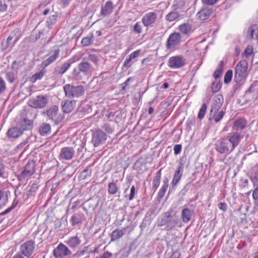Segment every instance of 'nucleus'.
<instances>
[{"mask_svg":"<svg viewBox=\"0 0 258 258\" xmlns=\"http://www.w3.org/2000/svg\"><path fill=\"white\" fill-rule=\"evenodd\" d=\"M173 210L170 209L164 213L159 219L158 226L164 227V229L169 231L173 229L178 223V218L175 215H172Z\"/></svg>","mask_w":258,"mask_h":258,"instance_id":"nucleus-1","label":"nucleus"},{"mask_svg":"<svg viewBox=\"0 0 258 258\" xmlns=\"http://www.w3.org/2000/svg\"><path fill=\"white\" fill-rule=\"evenodd\" d=\"M92 70V64L82 57L81 62L78 65V69H74L73 75L76 80L83 81L88 78Z\"/></svg>","mask_w":258,"mask_h":258,"instance_id":"nucleus-2","label":"nucleus"},{"mask_svg":"<svg viewBox=\"0 0 258 258\" xmlns=\"http://www.w3.org/2000/svg\"><path fill=\"white\" fill-rule=\"evenodd\" d=\"M65 95L69 98H79L82 96L85 92V89L82 85L74 86L69 84L63 87Z\"/></svg>","mask_w":258,"mask_h":258,"instance_id":"nucleus-3","label":"nucleus"},{"mask_svg":"<svg viewBox=\"0 0 258 258\" xmlns=\"http://www.w3.org/2000/svg\"><path fill=\"white\" fill-rule=\"evenodd\" d=\"M43 113L49 120H52L55 124L60 122L63 118V116L58 113V107L55 105L49 107Z\"/></svg>","mask_w":258,"mask_h":258,"instance_id":"nucleus-4","label":"nucleus"},{"mask_svg":"<svg viewBox=\"0 0 258 258\" xmlns=\"http://www.w3.org/2000/svg\"><path fill=\"white\" fill-rule=\"evenodd\" d=\"M215 150L221 154H230L233 150L230 146V143L227 138H222L217 141L215 145Z\"/></svg>","mask_w":258,"mask_h":258,"instance_id":"nucleus-5","label":"nucleus"},{"mask_svg":"<svg viewBox=\"0 0 258 258\" xmlns=\"http://www.w3.org/2000/svg\"><path fill=\"white\" fill-rule=\"evenodd\" d=\"M248 63L246 60H240L236 65L235 69V79L237 82H239L246 75Z\"/></svg>","mask_w":258,"mask_h":258,"instance_id":"nucleus-6","label":"nucleus"},{"mask_svg":"<svg viewBox=\"0 0 258 258\" xmlns=\"http://www.w3.org/2000/svg\"><path fill=\"white\" fill-rule=\"evenodd\" d=\"M107 138V135L102 130L98 129L93 134L91 142L94 147H98L105 144Z\"/></svg>","mask_w":258,"mask_h":258,"instance_id":"nucleus-7","label":"nucleus"},{"mask_svg":"<svg viewBox=\"0 0 258 258\" xmlns=\"http://www.w3.org/2000/svg\"><path fill=\"white\" fill-rule=\"evenodd\" d=\"M223 103V98L221 95H218L213 98L210 112V120L212 119V117H214L216 115L221 107Z\"/></svg>","mask_w":258,"mask_h":258,"instance_id":"nucleus-8","label":"nucleus"},{"mask_svg":"<svg viewBox=\"0 0 258 258\" xmlns=\"http://www.w3.org/2000/svg\"><path fill=\"white\" fill-rule=\"evenodd\" d=\"M47 99L43 95H38L30 99L28 105L34 108H41L47 104Z\"/></svg>","mask_w":258,"mask_h":258,"instance_id":"nucleus-9","label":"nucleus"},{"mask_svg":"<svg viewBox=\"0 0 258 258\" xmlns=\"http://www.w3.org/2000/svg\"><path fill=\"white\" fill-rule=\"evenodd\" d=\"M35 163L33 161H28L25 166L24 170L19 176V179L22 180L26 178L30 177L35 172Z\"/></svg>","mask_w":258,"mask_h":258,"instance_id":"nucleus-10","label":"nucleus"},{"mask_svg":"<svg viewBox=\"0 0 258 258\" xmlns=\"http://www.w3.org/2000/svg\"><path fill=\"white\" fill-rule=\"evenodd\" d=\"M34 248V242L32 240H29L20 246V252L25 256L29 257L33 253Z\"/></svg>","mask_w":258,"mask_h":258,"instance_id":"nucleus-11","label":"nucleus"},{"mask_svg":"<svg viewBox=\"0 0 258 258\" xmlns=\"http://www.w3.org/2000/svg\"><path fill=\"white\" fill-rule=\"evenodd\" d=\"M71 253L68 247L62 243L59 244L53 251V255L55 258H61L70 255Z\"/></svg>","mask_w":258,"mask_h":258,"instance_id":"nucleus-12","label":"nucleus"},{"mask_svg":"<svg viewBox=\"0 0 258 258\" xmlns=\"http://www.w3.org/2000/svg\"><path fill=\"white\" fill-rule=\"evenodd\" d=\"M185 64L184 59L179 56L170 57L168 60V66L171 68H179Z\"/></svg>","mask_w":258,"mask_h":258,"instance_id":"nucleus-13","label":"nucleus"},{"mask_svg":"<svg viewBox=\"0 0 258 258\" xmlns=\"http://www.w3.org/2000/svg\"><path fill=\"white\" fill-rule=\"evenodd\" d=\"M157 19V14L154 12H150L144 15L142 21L145 26L148 27L154 24Z\"/></svg>","mask_w":258,"mask_h":258,"instance_id":"nucleus-14","label":"nucleus"},{"mask_svg":"<svg viewBox=\"0 0 258 258\" xmlns=\"http://www.w3.org/2000/svg\"><path fill=\"white\" fill-rule=\"evenodd\" d=\"M181 40V35L179 33H171L167 41L166 47L168 48H172L179 43Z\"/></svg>","mask_w":258,"mask_h":258,"instance_id":"nucleus-15","label":"nucleus"},{"mask_svg":"<svg viewBox=\"0 0 258 258\" xmlns=\"http://www.w3.org/2000/svg\"><path fill=\"white\" fill-rule=\"evenodd\" d=\"M75 154V150L73 147H67L62 148L59 154V157L63 160H71Z\"/></svg>","mask_w":258,"mask_h":258,"instance_id":"nucleus-16","label":"nucleus"},{"mask_svg":"<svg viewBox=\"0 0 258 258\" xmlns=\"http://www.w3.org/2000/svg\"><path fill=\"white\" fill-rule=\"evenodd\" d=\"M243 135L238 133H234L231 136H228L227 138L230 143V146L232 149L234 150L235 148L237 147L243 138Z\"/></svg>","mask_w":258,"mask_h":258,"instance_id":"nucleus-17","label":"nucleus"},{"mask_svg":"<svg viewBox=\"0 0 258 258\" xmlns=\"http://www.w3.org/2000/svg\"><path fill=\"white\" fill-rule=\"evenodd\" d=\"M60 49L56 47V48L51 51L52 54L42 63L43 68H46L49 64L53 62L59 56Z\"/></svg>","mask_w":258,"mask_h":258,"instance_id":"nucleus-18","label":"nucleus"},{"mask_svg":"<svg viewBox=\"0 0 258 258\" xmlns=\"http://www.w3.org/2000/svg\"><path fill=\"white\" fill-rule=\"evenodd\" d=\"M61 106L63 113H69L74 109L76 106V101L75 100L62 101Z\"/></svg>","mask_w":258,"mask_h":258,"instance_id":"nucleus-19","label":"nucleus"},{"mask_svg":"<svg viewBox=\"0 0 258 258\" xmlns=\"http://www.w3.org/2000/svg\"><path fill=\"white\" fill-rule=\"evenodd\" d=\"M17 125L23 132L30 131L33 128V122L32 120L25 118L20 120L17 123Z\"/></svg>","mask_w":258,"mask_h":258,"instance_id":"nucleus-20","label":"nucleus"},{"mask_svg":"<svg viewBox=\"0 0 258 258\" xmlns=\"http://www.w3.org/2000/svg\"><path fill=\"white\" fill-rule=\"evenodd\" d=\"M39 133L41 136L43 137L50 135L51 133V125L48 123H42L39 127Z\"/></svg>","mask_w":258,"mask_h":258,"instance_id":"nucleus-21","label":"nucleus"},{"mask_svg":"<svg viewBox=\"0 0 258 258\" xmlns=\"http://www.w3.org/2000/svg\"><path fill=\"white\" fill-rule=\"evenodd\" d=\"M183 171V165L180 163L176 170L171 184L172 186L176 185L180 179Z\"/></svg>","mask_w":258,"mask_h":258,"instance_id":"nucleus-22","label":"nucleus"},{"mask_svg":"<svg viewBox=\"0 0 258 258\" xmlns=\"http://www.w3.org/2000/svg\"><path fill=\"white\" fill-rule=\"evenodd\" d=\"M194 215V211L188 208H184L181 211V217L184 223L188 222Z\"/></svg>","mask_w":258,"mask_h":258,"instance_id":"nucleus-23","label":"nucleus"},{"mask_svg":"<svg viewBox=\"0 0 258 258\" xmlns=\"http://www.w3.org/2000/svg\"><path fill=\"white\" fill-rule=\"evenodd\" d=\"M85 218V215L81 212L75 213L71 217V222L73 226L81 224Z\"/></svg>","mask_w":258,"mask_h":258,"instance_id":"nucleus-24","label":"nucleus"},{"mask_svg":"<svg viewBox=\"0 0 258 258\" xmlns=\"http://www.w3.org/2000/svg\"><path fill=\"white\" fill-rule=\"evenodd\" d=\"M23 134V131L19 128L18 126L10 128L8 130L7 135L8 137L15 138H18Z\"/></svg>","mask_w":258,"mask_h":258,"instance_id":"nucleus-25","label":"nucleus"},{"mask_svg":"<svg viewBox=\"0 0 258 258\" xmlns=\"http://www.w3.org/2000/svg\"><path fill=\"white\" fill-rule=\"evenodd\" d=\"M212 13L211 9L209 7H205L198 13V15L201 20L204 21L208 19Z\"/></svg>","mask_w":258,"mask_h":258,"instance_id":"nucleus-26","label":"nucleus"},{"mask_svg":"<svg viewBox=\"0 0 258 258\" xmlns=\"http://www.w3.org/2000/svg\"><path fill=\"white\" fill-rule=\"evenodd\" d=\"M72 63V62H68L60 66L56 67L54 69V73L56 75L64 74L70 67Z\"/></svg>","mask_w":258,"mask_h":258,"instance_id":"nucleus-27","label":"nucleus"},{"mask_svg":"<svg viewBox=\"0 0 258 258\" xmlns=\"http://www.w3.org/2000/svg\"><path fill=\"white\" fill-rule=\"evenodd\" d=\"M81 242L80 238L77 236L70 237L67 241V244L71 248H75L79 246Z\"/></svg>","mask_w":258,"mask_h":258,"instance_id":"nucleus-28","label":"nucleus"},{"mask_svg":"<svg viewBox=\"0 0 258 258\" xmlns=\"http://www.w3.org/2000/svg\"><path fill=\"white\" fill-rule=\"evenodd\" d=\"M246 124L247 121L244 118H239L233 122L234 127L236 131L243 130Z\"/></svg>","mask_w":258,"mask_h":258,"instance_id":"nucleus-29","label":"nucleus"},{"mask_svg":"<svg viewBox=\"0 0 258 258\" xmlns=\"http://www.w3.org/2000/svg\"><path fill=\"white\" fill-rule=\"evenodd\" d=\"M113 6L111 1H108L105 5L102 7L101 14L104 16H107L112 12Z\"/></svg>","mask_w":258,"mask_h":258,"instance_id":"nucleus-30","label":"nucleus"},{"mask_svg":"<svg viewBox=\"0 0 258 258\" xmlns=\"http://www.w3.org/2000/svg\"><path fill=\"white\" fill-rule=\"evenodd\" d=\"M116 122H117L116 120L113 121L112 119H110V122L105 123L102 128L108 134H112L114 131V124Z\"/></svg>","mask_w":258,"mask_h":258,"instance_id":"nucleus-31","label":"nucleus"},{"mask_svg":"<svg viewBox=\"0 0 258 258\" xmlns=\"http://www.w3.org/2000/svg\"><path fill=\"white\" fill-rule=\"evenodd\" d=\"M168 187V179H164L163 181V185L161 186V189H160L158 194V199L160 200L164 197L167 188Z\"/></svg>","mask_w":258,"mask_h":258,"instance_id":"nucleus-32","label":"nucleus"},{"mask_svg":"<svg viewBox=\"0 0 258 258\" xmlns=\"http://www.w3.org/2000/svg\"><path fill=\"white\" fill-rule=\"evenodd\" d=\"M119 187L117 184L115 182H111L109 183L108 185V192L110 195H114L117 192L120 193L118 191Z\"/></svg>","mask_w":258,"mask_h":258,"instance_id":"nucleus-33","label":"nucleus"},{"mask_svg":"<svg viewBox=\"0 0 258 258\" xmlns=\"http://www.w3.org/2000/svg\"><path fill=\"white\" fill-rule=\"evenodd\" d=\"M8 202L7 192L0 190V208L5 206Z\"/></svg>","mask_w":258,"mask_h":258,"instance_id":"nucleus-34","label":"nucleus"},{"mask_svg":"<svg viewBox=\"0 0 258 258\" xmlns=\"http://www.w3.org/2000/svg\"><path fill=\"white\" fill-rule=\"evenodd\" d=\"M180 17V14L178 12H177L176 11H174L173 9V11L172 12H170L168 14H167L165 16V19L166 20L172 22L173 21L177 19H178Z\"/></svg>","mask_w":258,"mask_h":258,"instance_id":"nucleus-35","label":"nucleus"},{"mask_svg":"<svg viewBox=\"0 0 258 258\" xmlns=\"http://www.w3.org/2000/svg\"><path fill=\"white\" fill-rule=\"evenodd\" d=\"M161 170L160 169L156 173V175L153 180V188L156 190L159 187L161 176Z\"/></svg>","mask_w":258,"mask_h":258,"instance_id":"nucleus-36","label":"nucleus"},{"mask_svg":"<svg viewBox=\"0 0 258 258\" xmlns=\"http://www.w3.org/2000/svg\"><path fill=\"white\" fill-rule=\"evenodd\" d=\"M83 58L87 61L89 62V61H91L95 64H96L99 60V58L96 55L91 53H86L83 55Z\"/></svg>","mask_w":258,"mask_h":258,"instance_id":"nucleus-37","label":"nucleus"},{"mask_svg":"<svg viewBox=\"0 0 258 258\" xmlns=\"http://www.w3.org/2000/svg\"><path fill=\"white\" fill-rule=\"evenodd\" d=\"M124 233L122 231L119 230L118 229H116L114 230L111 233V241H115L121 237H122Z\"/></svg>","mask_w":258,"mask_h":258,"instance_id":"nucleus-38","label":"nucleus"},{"mask_svg":"<svg viewBox=\"0 0 258 258\" xmlns=\"http://www.w3.org/2000/svg\"><path fill=\"white\" fill-rule=\"evenodd\" d=\"M184 2L183 0H174L172 8L174 11L181 9L184 6Z\"/></svg>","mask_w":258,"mask_h":258,"instance_id":"nucleus-39","label":"nucleus"},{"mask_svg":"<svg viewBox=\"0 0 258 258\" xmlns=\"http://www.w3.org/2000/svg\"><path fill=\"white\" fill-rule=\"evenodd\" d=\"M257 30V26L256 25H252L247 31V38L248 39H252L253 38V35L256 30Z\"/></svg>","mask_w":258,"mask_h":258,"instance_id":"nucleus-40","label":"nucleus"},{"mask_svg":"<svg viewBox=\"0 0 258 258\" xmlns=\"http://www.w3.org/2000/svg\"><path fill=\"white\" fill-rule=\"evenodd\" d=\"M180 32L184 34H187L190 30L191 27L188 24L184 23L179 26Z\"/></svg>","mask_w":258,"mask_h":258,"instance_id":"nucleus-41","label":"nucleus"},{"mask_svg":"<svg viewBox=\"0 0 258 258\" xmlns=\"http://www.w3.org/2000/svg\"><path fill=\"white\" fill-rule=\"evenodd\" d=\"M133 80V78L130 77L121 84L122 89L121 91L122 92V94H124L125 93H126V91L129 89V83L131 81H132Z\"/></svg>","mask_w":258,"mask_h":258,"instance_id":"nucleus-42","label":"nucleus"},{"mask_svg":"<svg viewBox=\"0 0 258 258\" xmlns=\"http://www.w3.org/2000/svg\"><path fill=\"white\" fill-rule=\"evenodd\" d=\"M89 246L84 247L83 250L78 251L76 253L73 255V258H79L88 252Z\"/></svg>","mask_w":258,"mask_h":258,"instance_id":"nucleus-43","label":"nucleus"},{"mask_svg":"<svg viewBox=\"0 0 258 258\" xmlns=\"http://www.w3.org/2000/svg\"><path fill=\"white\" fill-rule=\"evenodd\" d=\"M207 109V105L205 103H204L202 105L201 108H200V111L198 113V117L200 119H202L204 118L205 113L206 112Z\"/></svg>","mask_w":258,"mask_h":258,"instance_id":"nucleus-44","label":"nucleus"},{"mask_svg":"<svg viewBox=\"0 0 258 258\" xmlns=\"http://www.w3.org/2000/svg\"><path fill=\"white\" fill-rule=\"evenodd\" d=\"M93 40L92 37H86L83 38L81 41V43L83 46H87L92 44Z\"/></svg>","mask_w":258,"mask_h":258,"instance_id":"nucleus-45","label":"nucleus"},{"mask_svg":"<svg viewBox=\"0 0 258 258\" xmlns=\"http://www.w3.org/2000/svg\"><path fill=\"white\" fill-rule=\"evenodd\" d=\"M233 72L232 70H228L225 74L224 76V82L227 84L229 83L232 77Z\"/></svg>","mask_w":258,"mask_h":258,"instance_id":"nucleus-46","label":"nucleus"},{"mask_svg":"<svg viewBox=\"0 0 258 258\" xmlns=\"http://www.w3.org/2000/svg\"><path fill=\"white\" fill-rule=\"evenodd\" d=\"M253 53V48L252 46L248 45L244 51L242 53V55L244 57H247Z\"/></svg>","mask_w":258,"mask_h":258,"instance_id":"nucleus-47","label":"nucleus"},{"mask_svg":"<svg viewBox=\"0 0 258 258\" xmlns=\"http://www.w3.org/2000/svg\"><path fill=\"white\" fill-rule=\"evenodd\" d=\"M13 39V36L12 35H10L6 41H3L2 42V45L4 47V49H6L7 48H8L11 44H12V40Z\"/></svg>","mask_w":258,"mask_h":258,"instance_id":"nucleus-48","label":"nucleus"},{"mask_svg":"<svg viewBox=\"0 0 258 258\" xmlns=\"http://www.w3.org/2000/svg\"><path fill=\"white\" fill-rule=\"evenodd\" d=\"M142 26L140 22H137L133 27V31L136 33L140 34L142 32Z\"/></svg>","mask_w":258,"mask_h":258,"instance_id":"nucleus-49","label":"nucleus"},{"mask_svg":"<svg viewBox=\"0 0 258 258\" xmlns=\"http://www.w3.org/2000/svg\"><path fill=\"white\" fill-rule=\"evenodd\" d=\"M45 71L42 70L41 71L36 73L32 76V79L36 81L37 80L41 79L44 75Z\"/></svg>","mask_w":258,"mask_h":258,"instance_id":"nucleus-50","label":"nucleus"},{"mask_svg":"<svg viewBox=\"0 0 258 258\" xmlns=\"http://www.w3.org/2000/svg\"><path fill=\"white\" fill-rule=\"evenodd\" d=\"M17 203H18L17 202H15V201H14L13 202L11 206L10 207L7 209H6L5 211H4L2 213H1L0 215H4L9 213L10 212H11L13 209H14L16 207V205H17Z\"/></svg>","mask_w":258,"mask_h":258,"instance_id":"nucleus-51","label":"nucleus"},{"mask_svg":"<svg viewBox=\"0 0 258 258\" xmlns=\"http://www.w3.org/2000/svg\"><path fill=\"white\" fill-rule=\"evenodd\" d=\"M134 62V61H133L129 57L126 58L123 63V67L128 69L130 67H131Z\"/></svg>","mask_w":258,"mask_h":258,"instance_id":"nucleus-52","label":"nucleus"},{"mask_svg":"<svg viewBox=\"0 0 258 258\" xmlns=\"http://www.w3.org/2000/svg\"><path fill=\"white\" fill-rule=\"evenodd\" d=\"M6 79L10 83L14 82L15 80L14 74L13 72H8L6 74Z\"/></svg>","mask_w":258,"mask_h":258,"instance_id":"nucleus-53","label":"nucleus"},{"mask_svg":"<svg viewBox=\"0 0 258 258\" xmlns=\"http://www.w3.org/2000/svg\"><path fill=\"white\" fill-rule=\"evenodd\" d=\"M224 115V112L223 111L221 110L220 111L218 114L217 115V116H215L214 117H212V118H213L215 120V121L216 122H219L220 120L222 119V118H223V116Z\"/></svg>","mask_w":258,"mask_h":258,"instance_id":"nucleus-54","label":"nucleus"},{"mask_svg":"<svg viewBox=\"0 0 258 258\" xmlns=\"http://www.w3.org/2000/svg\"><path fill=\"white\" fill-rule=\"evenodd\" d=\"M91 174V170H89L88 169H85L81 172V176L83 177V179H85L87 177V176L90 177Z\"/></svg>","mask_w":258,"mask_h":258,"instance_id":"nucleus-55","label":"nucleus"},{"mask_svg":"<svg viewBox=\"0 0 258 258\" xmlns=\"http://www.w3.org/2000/svg\"><path fill=\"white\" fill-rule=\"evenodd\" d=\"M6 89V83L5 81L1 77H0V94L4 92Z\"/></svg>","mask_w":258,"mask_h":258,"instance_id":"nucleus-56","label":"nucleus"},{"mask_svg":"<svg viewBox=\"0 0 258 258\" xmlns=\"http://www.w3.org/2000/svg\"><path fill=\"white\" fill-rule=\"evenodd\" d=\"M57 21V16L53 15L49 17L47 21L48 24L52 25Z\"/></svg>","mask_w":258,"mask_h":258,"instance_id":"nucleus-57","label":"nucleus"},{"mask_svg":"<svg viewBox=\"0 0 258 258\" xmlns=\"http://www.w3.org/2000/svg\"><path fill=\"white\" fill-rule=\"evenodd\" d=\"M141 50H137L132 52L128 57L133 60L134 59L138 57L140 54Z\"/></svg>","mask_w":258,"mask_h":258,"instance_id":"nucleus-58","label":"nucleus"},{"mask_svg":"<svg viewBox=\"0 0 258 258\" xmlns=\"http://www.w3.org/2000/svg\"><path fill=\"white\" fill-rule=\"evenodd\" d=\"M251 180L254 185L258 184V174L255 173L251 175Z\"/></svg>","mask_w":258,"mask_h":258,"instance_id":"nucleus-59","label":"nucleus"},{"mask_svg":"<svg viewBox=\"0 0 258 258\" xmlns=\"http://www.w3.org/2000/svg\"><path fill=\"white\" fill-rule=\"evenodd\" d=\"M181 149H182L181 145L177 144V145H175L174 147V149H173L174 153L175 155L179 154L181 151Z\"/></svg>","mask_w":258,"mask_h":258,"instance_id":"nucleus-60","label":"nucleus"},{"mask_svg":"<svg viewBox=\"0 0 258 258\" xmlns=\"http://www.w3.org/2000/svg\"><path fill=\"white\" fill-rule=\"evenodd\" d=\"M223 73L222 69H217L214 73V77L215 79L219 78L221 77Z\"/></svg>","mask_w":258,"mask_h":258,"instance_id":"nucleus-61","label":"nucleus"},{"mask_svg":"<svg viewBox=\"0 0 258 258\" xmlns=\"http://www.w3.org/2000/svg\"><path fill=\"white\" fill-rule=\"evenodd\" d=\"M5 166L0 160V177L4 178Z\"/></svg>","mask_w":258,"mask_h":258,"instance_id":"nucleus-62","label":"nucleus"},{"mask_svg":"<svg viewBox=\"0 0 258 258\" xmlns=\"http://www.w3.org/2000/svg\"><path fill=\"white\" fill-rule=\"evenodd\" d=\"M221 88V84L220 83L215 84L214 83L213 84L212 90L214 92H218L220 89Z\"/></svg>","mask_w":258,"mask_h":258,"instance_id":"nucleus-63","label":"nucleus"},{"mask_svg":"<svg viewBox=\"0 0 258 258\" xmlns=\"http://www.w3.org/2000/svg\"><path fill=\"white\" fill-rule=\"evenodd\" d=\"M135 194V185H133L131 187V190H130V194L128 196V200L130 201H132L134 199Z\"/></svg>","mask_w":258,"mask_h":258,"instance_id":"nucleus-64","label":"nucleus"}]
</instances>
